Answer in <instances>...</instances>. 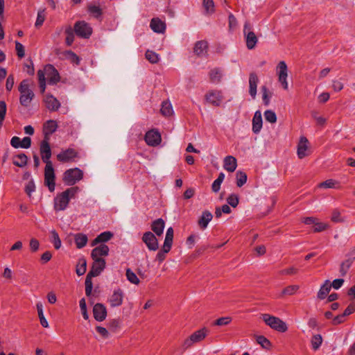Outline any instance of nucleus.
Returning <instances> with one entry per match:
<instances>
[{
	"mask_svg": "<svg viewBox=\"0 0 355 355\" xmlns=\"http://www.w3.org/2000/svg\"><path fill=\"white\" fill-rule=\"evenodd\" d=\"M109 248L106 244L95 247L91 253L93 262L90 268V278L98 276L105 268V257L109 254Z\"/></svg>",
	"mask_w": 355,
	"mask_h": 355,
	"instance_id": "nucleus-1",
	"label": "nucleus"
},
{
	"mask_svg": "<svg viewBox=\"0 0 355 355\" xmlns=\"http://www.w3.org/2000/svg\"><path fill=\"white\" fill-rule=\"evenodd\" d=\"M77 191V187H70L63 192L58 193L54 198V209L55 211H63L67 207L70 199L73 198Z\"/></svg>",
	"mask_w": 355,
	"mask_h": 355,
	"instance_id": "nucleus-2",
	"label": "nucleus"
},
{
	"mask_svg": "<svg viewBox=\"0 0 355 355\" xmlns=\"http://www.w3.org/2000/svg\"><path fill=\"white\" fill-rule=\"evenodd\" d=\"M18 90L20 93V104L24 107H28L35 96V94L31 88L30 80H23L18 87Z\"/></svg>",
	"mask_w": 355,
	"mask_h": 355,
	"instance_id": "nucleus-3",
	"label": "nucleus"
},
{
	"mask_svg": "<svg viewBox=\"0 0 355 355\" xmlns=\"http://www.w3.org/2000/svg\"><path fill=\"white\" fill-rule=\"evenodd\" d=\"M261 318L268 326L278 332L284 333L288 330L286 323L279 318L264 313L261 315Z\"/></svg>",
	"mask_w": 355,
	"mask_h": 355,
	"instance_id": "nucleus-4",
	"label": "nucleus"
},
{
	"mask_svg": "<svg viewBox=\"0 0 355 355\" xmlns=\"http://www.w3.org/2000/svg\"><path fill=\"white\" fill-rule=\"evenodd\" d=\"M208 334L209 330L206 327L196 331L184 340L182 347L186 349L191 347L193 344L202 341Z\"/></svg>",
	"mask_w": 355,
	"mask_h": 355,
	"instance_id": "nucleus-5",
	"label": "nucleus"
},
{
	"mask_svg": "<svg viewBox=\"0 0 355 355\" xmlns=\"http://www.w3.org/2000/svg\"><path fill=\"white\" fill-rule=\"evenodd\" d=\"M83 174L78 168L67 170L63 174V182L69 186L75 184L83 178Z\"/></svg>",
	"mask_w": 355,
	"mask_h": 355,
	"instance_id": "nucleus-6",
	"label": "nucleus"
},
{
	"mask_svg": "<svg viewBox=\"0 0 355 355\" xmlns=\"http://www.w3.org/2000/svg\"><path fill=\"white\" fill-rule=\"evenodd\" d=\"M55 175L52 163L47 162L44 168V184L51 192L54 191L55 187Z\"/></svg>",
	"mask_w": 355,
	"mask_h": 355,
	"instance_id": "nucleus-7",
	"label": "nucleus"
},
{
	"mask_svg": "<svg viewBox=\"0 0 355 355\" xmlns=\"http://www.w3.org/2000/svg\"><path fill=\"white\" fill-rule=\"evenodd\" d=\"M288 71V67L284 61H280L277 64L276 67V73L278 76V80L285 90H287L288 88V84L287 81Z\"/></svg>",
	"mask_w": 355,
	"mask_h": 355,
	"instance_id": "nucleus-8",
	"label": "nucleus"
},
{
	"mask_svg": "<svg viewBox=\"0 0 355 355\" xmlns=\"http://www.w3.org/2000/svg\"><path fill=\"white\" fill-rule=\"evenodd\" d=\"M243 35L247 48L250 50L254 49L257 44L258 38L255 33L251 30L250 24L248 22H245L244 24Z\"/></svg>",
	"mask_w": 355,
	"mask_h": 355,
	"instance_id": "nucleus-9",
	"label": "nucleus"
},
{
	"mask_svg": "<svg viewBox=\"0 0 355 355\" xmlns=\"http://www.w3.org/2000/svg\"><path fill=\"white\" fill-rule=\"evenodd\" d=\"M42 71L45 73L44 78L46 76L49 85H55L60 81L59 73L52 64L46 65Z\"/></svg>",
	"mask_w": 355,
	"mask_h": 355,
	"instance_id": "nucleus-10",
	"label": "nucleus"
},
{
	"mask_svg": "<svg viewBox=\"0 0 355 355\" xmlns=\"http://www.w3.org/2000/svg\"><path fill=\"white\" fill-rule=\"evenodd\" d=\"M78 157V153L73 148L62 150L57 155V159L62 163L73 162Z\"/></svg>",
	"mask_w": 355,
	"mask_h": 355,
	"instance_id": "nucleus-11",
	"label": "nucleus"
},
{
	"mask_svg": "<svg viewBox=\"0 0 355 355\" xmlns=\"http://www.w3.org/2000/svg\"><path fill=\"white\" fill-rule=\"evenodd\" d=\"M205 99L212 105L218 107L223 101V92L219 90H211L206 94Z\"/></svg>",
	"mask_w": 355,
	"mask_h": 355,
	"instance_id": "nucleus-12",
	"label": "nucleus"
},
{
	"mask_svg": "<svg viewBox=\"0 0 355 355\" xmlns=\"http://www.w3.org/2000/svg\"><path fill=\"white\" fill-rule=\"evenodd\" d=\"M123 291L121 288H117L114 290L112 294L108 298L107 302L111 307H117L123 304Z\"/></svg>",
	"mask_w": 355,
	"mask_h": 355,
	"instance_id": "nucleus-13",
	"label": "nucleus"
},
{
	"mask_svg": "<svg viewBox=\"0 0 355 355\" xmlns=\"http://www.w3.org/2000/svg\"><path fill=\"white\" fill-rule=\"evenodd\" d=\"M40 152L42 161L47 164V162L52 163L50 160L51 157V149L49 144V139H44L40 146Z\"/></svg>",
	"mask_w": 355,
	"mask_h": 355,
	"instance_id": "nucleus-14",
	"label": "nucleus"
},
{
	"mask_svg": "<svg viewBox=\"0 0 355 355\" xmlns=\"http://www.w3.org/2000/svg\"><path fill=\"white\" fill-rule=\"evenodd\" d=\"M142 241L149 250L156 251L159 248L158 241L151 232H145L142 236Z\"/></svg>",
	"mask_w": 355,
	"mask_h": 355,
	"instance_id": "nucleus-15",
	"label": "nucleus"
},
{
	"mask_svg": "<svg viewBox=\"0 0 355 355\" xmlns=\"http://www.w3.org/2000/svg\"><path fill=\"white\" fill-rule=\"evenodd\" d=\"M73 29L78 37L89 38V25L85 21H76Z\"/></svg>",
	"mask_w": 355,
	"mask_h": 355,
	"instance_id": "nucleus-16",
	"label": "nucleus"
},
{
	"mask_svg": "<svg viewBox=\"0 0 355 355\" xmlns=\"http://www.w3.org/2000/svg\"><path fill=\"white\" fill-rule=\"evenodd\" d=\"M92 312L94 319L98 322L105 320L107 315L106 306L101 303L96 304L93 307Z\"/></svg>",
	"mask_w": 355,
	"mask_h": 355,
	"instance_id": "nucleus-17",
	"label": "nucleus"
},
{
	"mask_svg": "<svg viewBox=\"0 0 355 355\" xmlns=\"http://www.w3.org/2000/svg\"><path fill=\"white\" fill-rule=\"evenodd\" d=\"M145 141L148 146H158L162 141L161 135L159 132L157 130H150L146 133Z\"/></svg>",
	"mask_w": 355,
	"mask_h": 355,
	"instance_id": "nucleus-18",
	"label": "nucleus"
},
{
	"mask_svg": "<svg viewBox=\"0 0 355 355\" xmlns=\"http://www.w3.org/2000/svg\"><path fill=\"white\" fill-rule=\"evenodd\" d=\"M44 101L46 108L51 112L57 111L60 107V101L51 94H47Z\"/></svg>",
	"mask_w": 355,
	"mask_h": 355,
	"instance_id": "nucleus-19",
	"label": "nucleus"
},
{
	"mask_svg": "<svg viewBox=\"0 0 355 355\" xmlns=\"http://www.w3.org/2000/svg\"><path fill=\"white\" fill-rule=\"evenodd\" d=\"M259 83V78L257 75L252 72L249 76V94L251 97L254 99L257 96V89Z\"/></svg>",
	"mask_w": 355,
	"mask_h": 355,
	"instance_id": "nucleus-20",
	"label": "nucleus"
},
{
	"mask_svg": "<svg viewBox=\"0 0 355 355\" xmlns=\"http://www.w3.org/2000/svg\"><path fill=\"white\" fill-rule=\"evenodd\" d=\"M112 236L113 233L111 232L107 231L102 232L92 241L91 245L96 247L99 245L105 244V243L110 240Z\"/></svg>",
	"mask_w": 355,
	"mask_h": 355,
	"instance_id": "nucleus-21",
	"label": "nucleus"
},
{
	"mask_svg": "<svg viewBox=\"0 0 355 355\" xmlns=\"http://www.w3.org/2000/svg\"><path fill=\"white\" fill-rule=\"evenodd\" d=\"M58 124L55 121L49 120L44 124L43 127V131L44 137V139H49V137L57 130Z\"/></svg>",
	"mask_w": 355,
	"mask_h": 355,
	"instance_id": "nucleus-22",
	"label": "nucleus"
},
{
	"mask_svg": "<svg viewBox=\"0 0 355 355\" xmlns=\"http://www.w3.org/2000/svg\"><path fill=\"white\" fill-rule=\"evenodd\" d=\"M308 139L304 137H302L300 139V142L297 145V156L300 159H302L307 156V150H308Z\"/></svg>",
	"mask_w": 355,
	"mask_h": 355,
	"instance_id": "nucleus-23",
	"label": "nucleus"
},
{
	"mask_svg": "<svg viewBox=\"0 0 355 355\" xmlns=\"http://www.w3.org/2000/svg\"><path fill=\"white\" fill-rule=\"evenodd\" d=\"M262 116L259 110L255 112L252 119V131L255 134H258L262 128Z\"/></svg>",
	"mask_w": 355,
	"mask_h": 355,
	"instance_id": "nucleus-24",
	"label": "nucleus"
},
{
	"mask_svg": "<svg viewBox=\"0 0 355 355\" xmlns=\"http://www.w3.org/2000/svg\"><path fill=\"white\" fill-rule=\"evenodd\" d=\"M150 27L154 32L157 33H163L166 29V25L164 22L158 18H153L151 19Z\"/></svg>",
	"mask_w": 355,
	"mask_h": 355,
	"instance_id": "nucleus-25",
	"label": "nucleus"
},
{
	"mask_svg": "<svg viewBox=\"0 0 355 355\" xmlns=\"http://www.w3.org/2000/svg\"><path fill=\"white\" fill-rule=\"evenodd\" d=\"M223 163L224 168L229 172H234L237 167L236 159L231 155L225 157Z\"/></svg>",
	"mask_w": 355,
	"mask_h": 355,
	"instance_id": "nucleus-26",
	"label": "nucleus"
},
{
	"mask_svg": "<svg viewBox=\"0 0 355 355\" xmlns=\"http://www.w3.org/2000/svg\"><path fill=\"white\" fill-rule=\"evenodd\" d=\"M208 44L206 41H198L195 44L193 51L198 56H205L207 53Z\"/></svg>",
	"mask_w": 355,
	"mask_h": 355,
	"instance_id": "nucleus-27",
	"label": "nucleus"
},
{
	"mask_svg": "<svg viewBox=\"0 0 355 355\" xmlns=\"http://www.w3.org/2000/svg\"><path fill=\"white\" fill-rule=\"evenodd\" d=\"M165 223L163 219L158 218L154 220L151 225V229L155 234L159 236L163 234Z\"/></svg>",
	"mask_w": 355,
	"mask_h": 355,
	"instance_id": "nucleus-28",
	"label": "nucleus"
},
{
	"mask_svg": "<svg viewBox=\"0 0 355 355\" xmlns=\"http://www.w3.org/2000/svg\"><path fill=\"white\" fill-rule=\"evenodd\" d=\"M213 216L209 211H205L202 212V216L198 220V225L202 229H205L211 220Z\"/></svg>",
	"mask_w": 355,
	"mask_h": 355,
	"instance_id": "nucleus-29",
	"label": "nucleus"
},
{
	"mask_svg": "<svg viewBox=\"0 0 355 355\" xmlns=\"http://www.w3.org/2000/svg\"><path fill=\"white\" fill-rule=\"evenodd\" d=\"M28 157L24 153H19L13 157L12 163L15 166L23 168L27 165Z\"/></svg>",
	"mask_w": 355,
	"mask_h": 355,
	"instance_id": "nucleus-30",
	"label": "nucleus"
},
{
	"mask_svg": "<svg viewBox=\"0 0 355 355\" xmlns=\"http://www.w3.org/2000/svg\"><path fill=\"white\" fill-rule=\"evenodd\" d=\"M209 76L211 83H218L223 77V71L220 68H214L209 71Z\"/></svg>",
	"mask_w": 355,
	"mask_h": 355,
	"instance_id": "nucleus-31",
	"label": "nucleus"
},
{
	"mask_svg": "<svg viewBox=\"0 0 355 355\" xmlns=\"http://www.w3.org/2000/svg\"><path fill=\"white\" fill-rule=\"evenodd\" d=\"M331 286L329 280H326L324 284L320 286L319 291L318 292V298L320 300L324 299L331 290Z\"/></svg>",
	"mask_w": 355,
	"mask_h": 355,
	"instance_id": "nucleus-32",
	"label": "nucleus"
},
{
	"mask_svg": "<svg viewBox=\"0 0 355 355\" xmlns=\"http://www.w3.org/2000/svg\"><path fill=\"white\" fill-rule=\"evenodd\" d=\"M87 270V260L83 257L78 259L76 266V272L78 276H81L85 273Z\"/></svg>",
	"mask_w": 355,
	"mask_h": 355,
	"instance_id": "nucleus-33",
	"label": "nucleus"
},
{
	"mask_svg": "<svg viewBox=\"0 0 355 355\" xmlns=\"http://www.w3.org/2000/svg\"><path fill=\"white\" fill-rule=\"evenodd\" d=\"M318 187L324 189H339L340 183L334 179H328L320 183Z\"/></svg>",
	"mask_w": 355,
	"mask_h": 355,
	"instance_id": "nucleus-34",
	"label": "nucleus"
},
{
	"mask_svg": "<svg viewBox=\"0 0 355 355\" xmlns=\"http://www.w3.org/2000/svg\"><path fill=\"white\" fill-rule=\"evenodd\" d=\"M64 33L66 34L65 44L67 46H70L74 42L75 32L71 26H68L65 28Z\"/></svg>",
	"mask_w": 355,
	"mask_h": 355,
	"instance_id": "nucleus-35",
	"label": "nucleus"
},
{
	"mask_svg": "<svg viewBox=\"0 0 355 355\" xmlns=\"http://www.w3.org/2000/svg\"><path fill=\"white\" fill-rule=\"evenodd\" d=\"M74 239L78 248H82L85 246L88 241L87 235L80 233L75 234Z\"/></svg>",
	"mask_w": 355,
	"mask_h": 355,
	"instance_id": "nucleus-36",
	"label": "nucleus"
},
{
	"mask_svg": "<svg viewBox=\"0 0 355 355\" xmlns=\"http://www.w3.org/2000/svg\"><path fill=\"white\" fill-rule=\"evenodd\" d=\"M36 306H37V310L38 316L40 318L41 325L44 328L49 327V323L43 313V306H42V303L41 302L37 303Z\"/></svg>",
	"mask_w": 355,
	"mask_h": 355,
	"instance_id": "nucleus-37",
	"label": "nucleus"
},
{
	"mask_svg": "<svg viewBox=\"0 0 355 355\" xmlns=\"http://www.w3.org/2000/svg\"><path fill=\"white\" fill-rule=\"evenodd\" d=\"M311 346L313 350H318L322 343V337L320 334H315L312 336L311 340Z\"/></svg>",
	"mask_w": 355,
	"mask_h": 355,
	"instance_id": "nucleus-38",
	"label": "nucleus"
},
{
	"mask_svg": "<svg viewBox=\"0 0 355 355\" xmlns=\"http://www.w3.org/2000/svg\"><path fill=\"white\" fill-rule=\"evenodd\" d=\"M236 175V185L239 187L243 186L247 182V175L245 172L238 171Z\"/></svg>",
	"mask_w": 355,
	"mask_h": 355,
	"instance_id": "nucleus-39",
	"label": "nucleus"
},
{
	"mask_svg": "<svg viewBox=\"0 0 355 355\" xmlns=\"http://www.w3.org/2000/svg\"><path fill=\"white\" fill-rule=\"evenodd\" d=\"M44 73H44L42 70H39L37 71L39 87L42 94L45 92L46 89V78H44Z\"/></svg>",
	"mask_w": 355,
	"mask_h": 355,
	"instance_id": "nucleus-40",
	"label": "nucleus"
},
{
	"mask_svg": "<svg viewBox=\"0 0 355 355\" xmlns=\"http://www.w3.org/2000/svg\"><path fill=\"white\" fill-rule=\"evenodd\" d=\"M161 113L164 116H170L173 113V107L169 102L164 101L162 104Z\"/></svg>",
	"mask_w": 355,
	"mask_h": 355,
	"instance_id": "nucleus-41",
	"label": "nucleus"
},
{
	"mask_svg": "<svg viewBox=\"0 0 355 355\" xmlns=\"http://www.w3.org/2000/svg\"><path fill=\"white\" fill-rule=\"evenodd\" d=\"M65 58L69 60L71 62L78 64L80 62L79 57L71 51H65L63 52Z\"/></svg>",
	"mask_w": 355,
	"mask_h": 355,
	"instance_id": "nucleus-42",
	"label": "nucleus"
},
{
	"mask_svg": "<svg viewBox=\"0 0 355 355\" xmlns=\"http://www.w3.org/2000/svg\"><path fill=\"white\" fill-rule=\"evenodd\" d=\"M125 275L127 277V279L133 284H139V279L137 277L136 274L132 272L130 268H128L126 270Z\"/></svg>",
	"mask_w": 355,
	"mask_h": 355,
	"instance_id": "nucleus-43",
	"label": "nucleus"
},
{
	"mask_svg": "<svg viewBox=\"0 0 355 355\" xmlns=\"http://www.w3.org/2000/svg\"><path fill=\"white\" fill-rule=\"evenodd\" d=\"M146 58L153 64L158 62L159 58V55L155 52L150 50H147L146 52Z\"/></svg>",
	"mask_w": 355,
	"mask_h": 355,
	"instance_id": "nucleus-44",
	"label": "nucleus"
},
{
	"mask_svg": "<svg viewBox=\"0 0 355 355\" xmlns=\"http://www.w3.org/2000/svg\"><path fill=\"white\" fill-rule=\"evenodd\" d=\"M102 9L97 6H90V17L92 16L97 19H101L102 17Z\"/></svg>",
	"mask_w": 355,
	"mask_h": 355,
	"instance_id": "nucleus-45",
	"label": "nucleus"
},
{
	"mask_svg": "<svg viewBox=\"0 0 355 355\" xmlns=\"http://www.w3.org/2000/svg\"><path fill=\"white\" fill-rule=\"evenodd\" d=\"M264 117L266 121H267L269 123H274L277 121V116L274 111L268 110L265 111Z\"/></svg>",
	"mask_w": 355,
	"mask_h": 355,
	"instance_id": "nucleus-46",
	"label": "nucleus"
},
{
	"mask_svg": "<svg viewBox=\"0 0 355 355\" xmlns=\"http://www.w3.org/2000/svg\"><path fill=\"white\" fill-rule=\"evenodd\" d=\"M79 306H80L81 313H82V315H83L84 319L88 320L89 315L87 313V304H86V300L84 297L80 300Z\"/></svg>",
	"mask_w": 355,
	"mask_h": 355,
	"instance_id": "nucleus-47",
	"label": "nucleus"
},
{
	"mask_svg": "<svg viewBox=\"0 0 355 355\" xmlns=\"http://www.w3.org/2000/svg\"><path fill=\"white\" fill-rule=\"evenodd\" d=\"M299 286L297 285H291L287 287H286L282 291V295H294L299 289Z\"/></svg>",
	"mask_w": 355,
	"mask_h": 355,
	"instance_id": "nucleus-48",
	"label": "nucleus"
},
{
	"mask_svg": "<svg viewBox=\"0 0 355 355\" xmlns=\"http://www.w3.org/2000/svg\"><path fill=\"white\" fill-rule=\"evenodd\" d=\"M45 18H46V15H45L44 10L38 11L37 19H36V21L35 24V27H37V28L40 27L43 24V23L45 20Z\"/></svg>",
	"mask_w": 355,
	"mask_h": 355,
	"instance_id": "nucleus-49",
	"label": "nucleus"
},
{
	"mask_svg": "<svg viewBox=\"0 0 355 355\" xmlns=\"http://www.w3.org/2000/svg\"><path fill=\"white\" fill-rule=\"evenodd\" d=\"M203 6L207 13L211 14L214 12V3L213 0H203Z\"/></svg>",
	"mask_w": 355,
	"mask_h": 355,
	"instance_id": "nucleus-50",
	"label": "nucleus"
},
{
	"mask_svg": "<svg viewBox=\"0 0 355 355\" xmlns=\"http://www.w3.org/2000/svg\"><path fill=\"white\" fill-rule=\"evenodd\" d=\"M261 92H262V98H263V103L266 105H268L270 103V98L271 95L266 86H263L261 87Z\"/></svg>",
	"mask_w": 355,
	"mask_h": 355,
	"instance_id": "nucleus-51",
	"label": "nucleus"
},
{
	"mask_svg": "<svg viewBox=\"0 0 355 355\" xmlns=\"http://www.w3.org/2000/svg\"><path fill=\"white\" fill-rule=\"evenodd\" d=\"M51 235H52V242L54 245V247L56 250L60 249L61 247V240L60 239L58 234L56 232L55 230L51 231Z\"/></svg>",
	"mask_w": 355,
	"mask_h": 355,
	"instance_id": "nucleus-52",
	"label": "nucleus"
},
{
	"mask_svg": "<svg viewBox=\"0 0 355 355\" xmlns=\"http://www.w3.org/2000/svg\"><path fill=\"white\" fill-rule=\"evenodd\" d=\"M351 265H352V261H350V260H346L341 263L340 268V272L342 276H345L347 274V270L350 268Z\"/></svg>",
	"mask_w": 355,
	"mask_h": 355,
	"instance_id": "nucleus-53",
	"label": "nucleus"
},
{
	"mask_svg": "<svg viewBox=\"0 0 355 355\" xmlns=\"http://www.w3.org/2000/svg\"><path fill=\"white\" fill-rule=\"evenodd\" d=\"M232 321V318L230 317H222L217 319L214 322V325L217 326H225L229 324Z\"/></svg>",
	"mask_w": 355,
	"mask_h": 355,
	"instance_id": "nucleus-54",
	"label": "nucleus"
},
{
	"mask_svg": "<svg viewBox=\"0 0 355 355\" xmlns=\"http://www.w3.org/2000/svg\"><path fill=\"white\" fill-rule=\"evenodd\" d=\"M257 341L265 349H268L270 347V342L269 340L263 336H258Z\"/></svg>",
	"mask_w": 355,
	"mask_h": 355,
	"instance_id": "nucleus-55",
	"label": "nucleus"
},
{
	"mask_svg": "<svg viewBox=\"0 0 355 355\" xmlns=\"http://www.w3.org/2000/svg\"><path fill=\"white\" fill-rule=\"evenodd\" d=\"M227 203L232 207H236L239 204V197L236 194L232 193L227 199Z\"/></svg>",
	"mask_w": 355,
	"mask_h": 355,
	"instance_id": "nucleus-56",
	"label": "nucleus"
},
{
	"mask_svg": "<svg viewBox=\"0 0 355 355\" xmlns=\"http://www.w3.org/2000/svg\"><path fill=\"white\" fill-rule=\"evenodd\" d=\"M15 49L17 51V54L19 58H22L25 55V50L24 46L20 42L16 41L15 42Z\"/></svg>",
	"mask_w": 355,
	"mask_h": 355,
	"instance_id": "nucleus-57",
	"label": "nucleus"
},
{
	"mask_svg": "<svg viewBox=\"0 0 355 355\" xmlns=\"http://www.w3.org/2000/svg\"><path fill=\"white\" fill-rule=\"evenodd\" d=\"M314 225H315V226H314L313 231L315 232H320L324 231V230H326L328 227V225L327 223L318 222V220L315 221Z\"/></svg>",
	"mask_w": 355,
	"mask_h": 355,
	"instance_id": "nucleus-58",
	"label": "nucleus"
},
{
	"mask_svg": "<svg viewBox=\"0 0 355 355\" xmlns=\"http://www.w3.org/2000/svg\"><path fill=\"white\" fill-rule=\"evenodd\" d=\"M6 113V105L4 101L0 102V126L2 125Z\"/></svg>",
	"mask_w": 355,
	"mask_h": 355,
	"instance_id": "nucleus-59",
	"label": "nucleus"
},
{
	"mask_svg": "<svg viewBox=\"0 0 355 355\" xmlns=\"http://www.w3.org/2000/svg\"><path fill=\"white\" fill-rule=\"evenodd\" d=\"M298 272L297 268L294 266L284 269L280 271L281 275H295Z\"/></svg>",
	"mask_w": 355,
	"mask_h": 355,
	"instance_id": "nucleus-60",
	"label": "nucleus"
},
{
	"mask_svg": "<svg viewBox=\"0 0 355 355\" xmlns=\"http://www.w3.org/2000/svg\"><path fill=\"white\" fill-rule=\"evenodd\" d=\"M40 247V243L36 239H31L30 240V248L32 252H36Z\"/></svg>",
	"mask_w": 355,
	"mask_h": 355,
	"instance_id": "nucleus-61",
	"label": "nucleus"
},
{
	"mask_svg": "<svg viewBox=\"0 0 355 355\" xmlns=\"http://www.w3.org/2000/svg\"><path fill=\"white\" fill-rule=\"evenodd\" d=\"M172 243H173V239L165 238L164 245H163L162 250H165V252H169L171 250Z\"/></svg>",
	"mask_w": 355,
	"mask_h": 355,
	"instance_id": "nucleus-62",
	"label": "nucleus"
},
{
	"mask_svg": "<svg viewBox=\"0 0 355 355\" xmlns=\"http://www.w3.org/2000/svg\"><path fill=\"white\" fill-rule=\"evenodd\" d=\"M21 148H28L31 146V139L29 137H25L21 141Z\"/></svg>",
	"mask_w": 355,
	"mask_h": 355,
	"instance_id": "nucleus-63",
	"label": "nucleus"
},
{
	"mask_svg": "<svg viewBox=\"0 0 355 355\" xmlns=\"http://www.w3.org/2000/svg\"><path fill=\"white\" fill-rule=\"evenodd\" d=\"M10 144L15 148H21V144L20 138L16 136L13 137L11 139Z\"/></svg>",
	"mask_w": 355,
	"mask_h": 355,
	"instance_id": "nucleus-64",
	"label": "nucleus"
}]
</instances>
